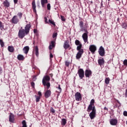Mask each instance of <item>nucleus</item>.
Returning <instances> with one entry per match:
<instances>
[{
	"label": "nucleus",
	"mask_w": 127,
	"mask_h": 127,
	"mask_svg": "<svg viewBox=\"0 0 127 127\" xmlns=\"http://www.w3.org/2000/svg\"><path fill=\"white\" fill-rule=\"evenodd\" d=\"M104 109L106 111H108V108H106V107H104Z\"/></svg>",
	"instance_id": "54"
},
{
	"label": "nucleus",
	"mask_w": 127,
	"mask_h": 127,
	"mask_svg": "<svg viewBox=\"0 0 127 127\" xmlns=\"http://www.w3.org/2000/svg\"><path fill=\"white\" fill-rule=\"evenodd\" d=\"M51 95V91L50 90H47L45 93V97L46 98H49V97H50Z\"/></svg>",
	"instance_id": "22"
},
{
	"label": "nucleus",
	"mask_w": 127,
	"mask_h": 127,
	"mask_svg": "<svg viewBox=\"0 0 127 127\" xmlns=\"http://www.w3.org/2000/svg\"><path fill=\"white\" fill-rule=\"evenodd\" d=\"M110 124L111 126H117L118 124V119H112L110 121Z\"/></svg>",
	"instance_id": "11"
},
{
	"label": "nucleus",
	"mask_w": 127,
	"mask_h": 127,
	"mask_svg": "<svg viewBox=\"0 0 127 127\" xmlns=\"http://www.w3.org/2000/svg\"><path fill=\"white\" fill-rule=\"evenodd\" d=\"M101 6H103V1H101Z\"/></svg>",
	"instance_id": "55"
},
{
	"label": "nucleus",
	"mask_w": 127,
	"mask_h": 127,
	"mask_svg": "<svg viewBox=\"0 0 127 127\" xmlns=\"http://www.w3.org/2000/svg\"><path fill=\"white\" fill-rule=\"evenodd\" d=\"M25 35H26V33H25L24 29H21L19 31L18 36L19 38L22 39Z\"/></svg>",
	"instance_id": "3"
},
{
	"label": "nucleus",
	"mask_w": 127,
	"mask_h": 127,
	"mask_svg": "<svg viewBox=\"0 0 127 127\" xmlns=\"http://www.w3.org/2000/svg\"><path fill=\"white\" fill-rule=\"evenodd\" d=\"M48 10H50L51 8V6L50 5V3H48L47 5Z\"/></svg>",
	"instance_id": "38"
},
{
	"label": "nucleus",
	"mask_w": 127,
	"mask_h": 127,
	"mask_svg": "<svg viewBox=\"0 0 127 127\" xmlns=\"http://www.w3.org/2000/svg\"><path fill=\"white\" fill-rule=\"evenodd\" d=\"M61 20H62V21H65V20H66L65 19V17H64V16L62 15H61Z\"/></svg>",
	"instance_id": "44"
},
{
	"label": "nucleus",
	"mask_w": 127,
	"mask_h": 127,
	"mask_svg": "<svg viewBox=\"0 0 127 127\" xmlns=\"http://www.w3.org/2000/svg\"><path fill=\"white\" fill-rule=\"evenodd\" d=\"M0 71H1V67H0Z\"/></svg>",
	"instance_id": "56"
},
{
	"label": "nucleus",
	"mask_w": 127,
	"mask_h": 127,
	"mask_svg": "<svg viewBox=\"0 0 127 127\" xmlns=\"http://www.w3.org/2000/svg\"><path fill=\"white\" fill-rule=\"evenodd\" d=\"M58 34L57 33H54L53 34V38H56L57 37Z\"/></svg>",
	"instance_id": "39"
},
{
	"label": "nucleus",
	"mask_w": 127,
	"mask_h": 127,
	"mask_svg": "<svg viewBox=\"0 0 127 127\" xmlns=\"http://www.w3.org/2000/svg\"><path fill=\"white\" fill-rule=\"evenodd\" d=\"M110 0H108V1H110Z\"/></svg>",
	"instance_id": "58"
},
{
	"label": "nucleus",
	"mask_w": 127,
	"mask_h": 127,
	"mask_svg": "<svg viewBox=\"0 0 127 127\" xmlns=\"http://www.w3.org/2000/svg\"><path fill=\"white\" fill-rule=\"evenodd\" d=\"M8 50L9 52H11V53H12V52H13V51H14V49L13 48V47L8 46Z\"/></svg>",
	"instance_id": "25"
},
{
	"label": "nucleus",
	"mask_w": 127,
	"mask_h": 127,
	"mask_svg": "<svg viewBox=\"0 0 127 127\" xmlns=\"http://www.w3.org/2000/svg\"><path fill=\"white\" fill-rule=\"evenodd\" d=\"M49 23H51V24H52L53 25L55 26V23L54 22V21L49 19Z\"/></svg>",
	"instance_id": "37"
},
{
	"label": "nucleus",
	"mask_w": 127,
	"mask_h": 127,
	"mask_svg": "<svg viewBox=\"0 0 127 127\" xmlns=\"http://www.w3.org/2000/svg\"><path fill=\"white\" fill-rule=\"evenodd\" d=\"M51 113H53V114H54V113H55V110H54V109H53V108L51 107Z\"/></svg>",
	"instance_id": "46"
},
{
	"label": "nucleus",
	"mask_w": 127,
	"mask_h": 127,
	"mask_svg": "<svg viewBox=\"0 0 127 127\" xmlns=\"http://www.w3.org/2000/svg\"><path fill=\"white\" fill-rule=\"evenodd\" d=\"M65 66L68 67V66H69L70 63L68 62H65Z\"/></svg>",
	"instance_id": "48"
},
{
	"label": "nucleus",
	"mask_w": 127,
	"mask_h": 127,
	"mask_svg": "<svg viewBox=\"0 0 127 127\" xmlns=\"http://www.w3.org/2000/svg\"><path fill=\"white\" fill-rule=\"evenodd\" d=\"M50 81V77L48 75H46L44 76L42 80L43 85H45L46 83H47Z\"/></svg>",
	"instance_id": "6"
},
{
	"label": "nucleus",
	"mask_w": 127,
	"mask_h": 127,
	"mask_svg": "<svg viewBox=\"0 0 127 127\" xmlns=\"http://www.w3.org/2000/svg\"><path fill=\"white\" fill-rule=\"evenodd\" d=\"M70 47V45L69 44V41H65L64 45V49H68Z\"/></svg>",
	"instance_id": "15"
},
{
	"label": "nucleus",
	"mask_w": 127,
	"mask_h": 127,
	"mask_svg": "<svg viewBox=\"0 0 127 127\" xmlns=\"http://www.w3.org/2000/svg\"><path fill=\"white\" fill-rule=\"evenodd\" d=\"M105 83L106 84V85H109V84H110V78H106L105 80Z\"/></svg>",
	"instance_id": "30"
},
{
	"label": "nucleus",
	"mask_w": 127,
	"mask_h": 127,
	"mask_svg": "<svg viewBox=\"0 0 127 127\" xmlns=\"http://www.w3.org/2000/svg\"><path fill=\"white\" fill-rule=\"evenodd\" d=\"M77 74H78V76L81 79H83L84 76V70L83 68H79L78 70Z\"/></svg>",
	"instance_id": "5"
},
{
	"label": "nucleus",
	"mask_w": 127,
	"mask_h": 127,
	"mask_svg": "<svg viewBox=\"0 0 127 127\" xmlns=\"http://www.w3.org/2000/svg\"><path fill=\"white\" fill-rule=\"evenodd\" d=\"M44 19H45V22L46 24L49 23V22H48V19H47V17H45Z\"/></svg>",
	"instance_id": "41"
},
{
	"label": "nucleus",
	"mask_w": 127,
	"mask_h": 127,
	"mask_svg": "<svg viewBox=\"0 0 127 127\" xmlns=\"http://www.w3.org/2000/svg\"><path fill=\"white\" fill-rule=\"evenodd\" d=\"M125 96L127 98V89H126V91Z\"/></svg>",
	"instance_id": "53"
},
{
	"label": "nucleus",
	"mask_w": 127,
	"mask_h": 127,
	"mask_svg": "<svg viewBox=\"0 0 127 127\" xmlns=\"http://www.w3.org/2000/svg\"><path fill=\"white\" fill-rule=\"evenodd\" d=\"M12 23H14V24H17L19 22V19L17 17V16L14 15L12 18L11 19Z\"/></svg>",
	"instance_id": "7"
},
{
	"label": "nucleus",
	"mask_w": 127,
	"mask_h": 127,
	"mask_svg": "<svg viewBox=\"0 0 127 127\" xmlns=\"http://www.w3.org/2000/svg\"><path fill=\"white\" fill-rule=\"evenodd\" d=\"M75 45H76L77 46L80 45V44H82V43H81V42H80V41L78 40H75Z\"/></svg>",
	"instance_id": "33"
},
{
	"label": "nucleus",
	"mask_w": 127,
	"mask_h": 127,
	"mask_svg": "<svg viewBox=\"0 0 127 127\" xmlns=\"http://www.w3.org/2000/svg\"><path fill=\"white\" fill-rule=\"evenodd\" d=\"M66 123H67V120H66V119H63L62 120V126H65V125H66Z\"/></svg>",
	"instance_id": "29"
},
{
	"label": "nucleus",
	"mask_w": 127,
	"mask_h": 127,
	"mask_svg": "<svg viewBox=\"0 0 127 127\" xmlns=\"http://www.w3.org/2000/svg\"><path fill=\"white\" fill-rule=\"evenodd\" d=\"M44 86H47V89H49V88L50 87V83L49 82H46L45 85H43Z\"/></svg>",
	"instance_id": "34"
},
{
	"label": "nucleus",
	"mask_w": 127,
	"mask_h": 127,
	"mask_svg": "<svg viewBox=\"0 0 127 127\" xmlns=\"http://www.w3.org/2000/svg\"><path fill=\"white\" fill-rule=\"evenodd\" d=\"M22 124L23 125L22 127H27V126L26 125V122L25 120H23L22 122Z\"/></svg>",
	"instance_id": "32"
},
{
	"label": "nucleus",
	"mask_w": 127,
	"mask_h": 127,
	"mask_svg": "<svg viewBox=\"0 0 127 127\" xmlns=\"http://www.w3.org/2000/svg\"><path fill=\"white\" fill-rule=\"evenodd\" d=\"M31 86L33 87L34 88V86H35V83H34V82H32L31 83Z\"/></svg>",
	"instance_id": "47"
},
{
	"label": "nucleus",
	"mask_w": 127,
	"mask_h": 127,
	"mask_svg": "<svg viewBox=\"0 0 127 127\" xmlns=\"http://www.w3.org/2000/svg\"><path fill=\"white\" fill-rule=\"evenodd\" d=\"M33 31H34V33H36V32H37V30L34 29V30H33Z\"/></svg>",
	"instance_id": "52"
},
{
	"label": "nucleus",
	"mask_w": 127,
	"mask_h": 127,
	"mask_svg": "<svg viewBox=\"0 0 127 127\" xmlns=\"http://www.w3.org/2000/svg\"><path fill=\"white\" fill-rule=\"evenodd\" d=\"M117 1H120V0H116Z\"/></svg>",
	"instance_id": "57"
},
{
	"label": "nucleus",
	"mask_w": 127,
	"mask_h": 127,
	"mask_svg": "<svg viewBox=\"0 0 127 127\" xmlns=\"http://www.w3.org/2000/svg\"><path fill=\"white\" fill-rule=\"evenodd\" d=\"M123 115L124 116H125V117H127V111H124L123 112Z\"/></svg>",
	"instance_id": "49"
},
{
	"label": "nucleus",
	"mask_w": 127,
	"mask_h": 127,
	"mask_svg": "<svg viewBox=\"0 0 127 127\" xmlns=\"http://www.w3.org/2000/svg\"><path fill=\"white\" fill-rule=\"evenodd\" d=\"M17 15H18V16H19L20 18H21V17H22V13L19 12V13H18Z\"/></svg>",
	"instance_id": "43"
},
{
	"label": "nucleus",
	"mask_w": 127,
	"mask_h": 127,
	"mask_svg": "<svg viewBox=\"0 0 127 127\" xmlns=\"http://www.w3.org/2000/svg\"><path fill=\"white\" fill-rule=\"evenodd\" d=\"M4 6H6V7H9V2H8L7 0H6L3 2Z\"/></svg>",
	"instance_id": "26"
},
{
	"label": "nucleus",
	"mask_w": 127,
	"mask_h": 127,
	"mask_svg": "<svg viewBox=\"0 0 127 127\" xmlns=\"http://www.w3.org/2000/svg\"><path fill=\"white\" fill-rule=\"evenodd\" d=\"M79 27H80V31L84 33L82 34V37L83 39L84 42L85 43H88V34H89V32H88V24L85 23L84 24V22L83 21H80L79 22Z\"/></svg>",
	"instance_id": "1"
},
{
	"label": "nucleus",
	"mask_w": 127,
	"mask_h": 127,
	"mask_svg": "<svg viewBox=\"0 0 127 127\" xmlns=\"http://www.w3.org/2000/svg\"><path fill=\"white\" fill-rule=\"evenodd\" d=\"M53 47H55V42L54 41H52L51 43L50 44L49 47V49L50 50H52Z\"/></svg>",
	"instance_id": "20"
},
{
	"label": "nucleus",
	"mask_w": 127,
	"mask_h": 127,
	"mask_svg": "<svg viewBox=\"0 0 127 127\" xmlns=\"http://www.w3.org/2000/svg\"><path fill=\"white\" fill-rule=\"evenodd\" d=\"M23 51L25 54H27L28 53V52L29 51V47L28 46H25L23 49Z\"/></svg>",
	"instance_id": "19"
},
{
	"label": "nucleus",
	"mask_w": 127,
	"mask_h": 127,
	"mask_svg": "<svg viewBox=\"0 0 127 127\" xmlns=\"http://www.w3.org/2000/svg\"><path fill=\"white\" fill-rule=\"evenodd\" d=\"M38 95H39V97H41V96H42V94L41 93V92H40V91H39L38 92Z\"/></svg>",
	"instance_id": "50"
},
{
	"label": "nucleus",
	"mask_w": 127,
	"mask_h": 127,
	"mask_svg": "<svg viewBox=\"0 0 127 127\" xmlns=\"http://www.w3.org/2000/svg\"><path fill=\"white\" fill-rule=\"evenodd\" d=\"M0 44L1 47H3V46H4V43H3V41L1 39L0 40Z\"/></svg>",
	"instance_id": "35"
},
{
	"label": "nucleus",
	"mask_w": 127,
	"mask_h": 127,
	"mask_svg": "<svg viewBox=\"0 0 127 127\" xmlns=\"http://www.w3.org/2000/svg\"><path fill=\"white\" fill-rule=\"evenodd\" d=\"M98 52L100 56H104L105 55V49H104L102 46L100 47Z\"/></svg>",
	"instance_id": "10"
},
{
	"label": "nucleus",
	"mask_w": 127,
	"mask_h": 127,
	"mask_svg": "<svg viewBox=\"0 0 127 127\" xmlns=\"http://www.w3.org/2000/svg\"><path fill=\"white\" fill-rule=\"evenodd\" d=\"M123 64L125 66H127V60H125L124 61Z\"/></svg>",
	"instance_id": "42"
},
{
	"label": "nucleus",
	"mask_w": 127,
	"mask_h": 127,
	"mask_svg": "<svg viewBox=\"0 0 127 127\" xmlns=\"http://www.w3.org/2000/svg\"><path fill=\"white\" fill-rule=\"evenodd\" d=\"M84 53V50H81L80 51H78L76 55V59H80L82 57V55Z\"/></svg>",
	"instance_id": "12"
},
{
	"label": "nucleus",
	"mask_w": 127,
	"mask_h": 127,
	"mask_svg": "<svg viewBox=\"0 0 127 127\" xmlns=\"http://www.w3.org/2000/svg\"><path fill=\"white\" fill-rule=\"evenodd\" d=\"M13 1H14V3L15 4H16V3H17L18 0H13Z\"/></svg>",
	"instance_id": "51"
},
{
	"label": "nucleus",
	"mask_w": 127,
	"mask_h": 127,
	"mask_svg": "<svg viewBox=\"0 0 127 127\" xmlns=\"http://www.w3.org/2000/svg\"><path fill=\"white\" fill-rule=\"evenodd\" d=\"M17 58L19 61H23L24 60V57L22 55H18Z\"/></svg>",
	"instance_id": "21"
},
{
	"label": "nucleus",
	"mask_w": 127,
	"mask_h": 127,
	"mask_svg": "<svg viewBox=\"0 0 127 127\" xmlns=\"http://www.w3.org/2000/svg\"><path fill=\"white\" fill-rule=\"evenodd\" d=\"M82 48V44H80L79 45H78L77 47V51H81V50H83V49H81Z\"/></svg>",
	"instance_id": "28"
},
{
	"label": "nucleus",
	"mask_w": 127,
	"mask_h": 127,
	"mask_svg": "<svg viewBox=\"0 0 127 127\" xmlns=\"http://www.w3.org/2000/svg\"><path fill=\"white\" fill-rule=\"evenodd\" d=\"M52 58H53V55L52 54V53H50V59L51 61V60H52Z\"/></svg>",
	"instance_id": "45"
},
{
	"label": "nucleus",
	"mask_w": 127,
	"mask_h": 127,
	"mask_svg": "<svg viewBox=\"0 0 127 127\" xmlns=\"http://www.w3.org/2000/svg\"><path fill=\"white\" fill-rule=\"evenodd\" d=\"M89 50L92 52L93 54L95 53L96 50H97V48L94 45H91L90 46Z\"/></svg>",
	"instance_id": "14"
},
{
	"label": "nucleus",
	"mask_w": 127,
	"mask_h": 127,
	"mask_svg": "<svg viewBox=\"0 0 127 127\" xmlns=\"http://www.w3.org/2000/svg\"><path fill=\"white\" fill-rule=\"evenodd\" d=\"M32 6L33 11L36 13V5L35 4V1L34 0L32 2Z\"/></svg>",
	"instance_id": "17"
},
{
	"label": "nucleus",
	"mask_w": 127,
	"mask_h": 127,
	"mask_svg": "<svg viewBox=\"0 0 127 127\" xmlns=\"http://www.w3.org/2000/svg\"><path fill=\"white\" fill-rule=\"evenodd\" d=\"M92 112L89 114V117L91 120H94L96 118V108L93 107V108L91 109Z\"/></svg>",
	"instance_id": "4"
},
{
	"label": "nucleus",
	"mask_w": 127,
	"mask_h": 127,
	"mask_svg": "<svg viewBox=\"0 0 127 127\" xmlns=\"http://www.w3.org/2000/svg\"><path fill=\"white\" fill-rule=\"evenodd\" d=\"M94 107H95V100L94 99H92L90 101V104L87 108V112L90 113L92 111V109H93Z\"/></svg>",
	"instance_id": "2"
},
{
	"label": "nucleus",
	"mask_w": 127,
	"mask_h": 127,
	"mask_svg": "<svg viewBox=\"0 0 127 127\" xmlns=\"http://www.w3.org/2000/svg\"><path fill=\"white\" fill-rule=\"evenodd\" d=\"M31 27V25L30 24H27L25 27V32L26 35L28 34L29 33V30H30V28Z\"/></svg>",
	"instance_id": "9"
},
{
	"label": "nucleus",
	"mask_w": 127,
	"mask_h": 127,
	"mask_svg": "<svg viewBox=\"0 0 127 127\" xmlns=\"http://www.w3.org/2000/svg\"><path fill=\"white\" fill-rule=\"evenodd\" d=\"M75 97L76 101L77 102H79L80 101V100H82V96H81V93L79 92H77L75 94Z\"/></svg>",
	"instance_id": "8"
},
{
	"label": "nucleus",
	"mask_w": 127,
	"mask_h": 127,
	"mask_svg": "<svg viewBox=\"0 0 127 127\" xmlns=\"http://www.w3.org/2000/svg\"><path fill=\"white\" fill-rule=\"evenodd\" d=\"M35 97L36 98V103H38V102H39V101H40V97L36 96V95H35Z\"/></svg>",
	"instance_id": "31"
},
{
	"label": "nucleus",
	"mask_w": 127,
	"mask_h": 127,
	"mask_svg": "<svg viewBox=\"0 0 127 127\" xmlns=\"http://www.w3.org/2000/svg\"><path fill=\"white\" fill-rule=\"evenodd\" d=\"M98 62L100 66H102V65H104V64H105V60H104V59H99L98 60Z\"/></svg>",
	"instance_id": "18"
},
{
	"label": "nucleus",
	"mask_w": 127,
	"mask_h": 127,
	"mask_svg": "<svg viewBox=\"0 0 127 127\" xmlns=\"http://www.w3.org/2000/svg\"><path fill=\"white\" fill-rule=\"evenodd\" d=\"M0 30H3L4 29V26L3 25V23L0 21Z\"/></svg>",
	"instance_id": "27"
},
{
	"label": "nucleus",
	"mask_w": 127,
	"mask_h": 127,
	"mask_svg": "<svg viewBox=\"0 0 127 127\" xmlns=\"http://www.w3.org/2000/svg\"><path fill=\"white\" fill-rule=\"evenodd\" d=\"M58 89L59 90L58 93H61L62 92V89L60 86V85H59V86L57 87Z\"/></svg>",
	"instance_id": "36"
},
{
	"label": "nucleus",
	"mask_w": 127,
	"mask_h": 127,
	"mask_svg": "<svg viewBox=\"0 0 127 127\" xmlns=\"http://www.w3.org/2000/svg\"><path fill=\"white\" fill-rule=\"evenodd\" d=\"M36 77H37L36 75H34V76H33L32 80H33V82H35V81H36V80H37V78Z\"/></svg>",
	"instance_id": "40"
},
{
	"label": "nucleus",
	"mask_w": 127,
	"mask_h": 127,
	"mask_svg": "<svg viewBox=\"0 0 127 127\" xmlns=\"http://www.w3.org/2000/svg\"><path fill=\"white\" fill-rule=\"evenodd\" d=\"M35 54L37 57H38L39 56V51L38 49V47L37 46H36L35 47Z\"/></svg>",
	"instance_id": "24"
},
{
	"label": "nucleus",
	"mask_w": 127,
	"mask_h": 127,
	"mask_svg": "<svg viewBox=\"0 0 127 127\" xmlns=\"http://www.w3.org/2000/svg\"><path fill=\"white\" fill-rule=\"evenodd\" d=\"M9 122L10 123H14V115H13L12 114H11L9 115Z\"/></svg>",
	"instance_id": "16"
},
{
	"label": "nucleus",
	"mask_w": 127,
	"mask_h": 127,
	"mask_svg": "<svg viewBox=\"0 0 127 127\" xmlns=\"http://www.w3.org/2000/svg\"><path fill=\"white\" fill-rule=\"evenodd\" d=\"M85 75L86 78H89L92 75V71L90 69H86L85 71Z\"/></svg>",
	"instance_id": "13"
},
{
	"label": "nucleus",
	"mask_w": 127,
	"mask_h": 127,
	"mask_svg": "<svg viewBox=\"0 0 127 127\" xmlns=\"http://www.w3.org/2000/svg\"><path fill=\"white\" fill-rule=\"evenodd\" d=\"M47 2H48L47 0H41L42 7H44V6H45V3H47Z\"/></svg>",
	"instance_id": "23"
}]
</instances>
